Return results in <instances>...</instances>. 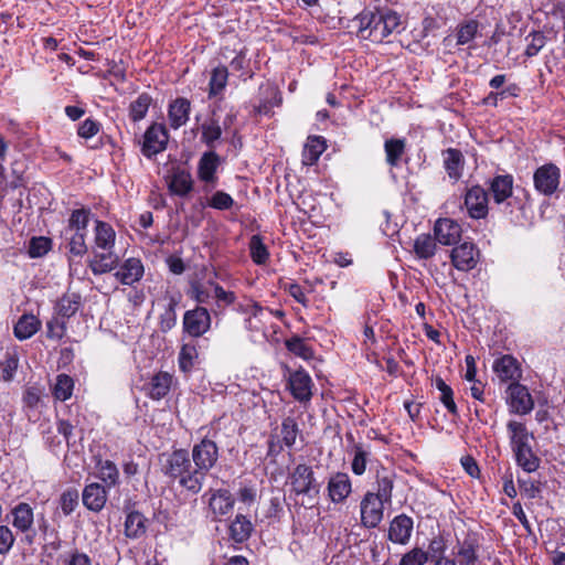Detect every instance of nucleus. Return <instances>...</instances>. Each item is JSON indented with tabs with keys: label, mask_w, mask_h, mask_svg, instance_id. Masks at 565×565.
I'll list each match as a JSON object with an SVG mask.
<instances>
[{
	"label": "nucleus",
	"mask_w": 565,
	"mask_h": 565,
	"mask_svg": "<svg viewBox=\"0 0 565 565\" xmlns=\"http://www.w3.org/2000/svg\"><path fill=\"white\" fill-rule=\"evenodd\" d=\"M218 458L217 444L204 437L192 446L191 458L185 449H175L167 455L162 461V472L189 493L198 494Z\"/></svg>",
	"instance_id": "1"
},
{
	"label": "nucleus",
	"mask_w": 565,
	"mask_h": 565,
	"mask_svg": "<svg viewBox=\"0 0 565 565\" xmlns=\"http://www.w3.org/2000/svg\"><path fill=\"white\" fill-rule=\"evenodd\" d=\"M513 184L512 174H495L488 182V193L493 203L501 207V212L510 223L515 226H524L529 220L526 211L532 206V198L525 189L522 190V196L514 195Z\"/></svg>",
	"instance_id": "2"
},
{
	"label": "nucleus",
	"mask_w": 565,
	"mask_h": 565,
	"mask_svg": "<svg viewBox=\"0 0 565 565\" xmlns=\"http://www.w3.org/2000/svg\"><path fill=\"white\" fill-rule=\"evenodd\" d=\"M355 20L359 22L358 35L373 43H382L391 34L402 30L399 13L386 6L365 8Z\"/></svg>",
	"instance_id": "3"
},
{
	"label": "nucleus",
	"mask_w": 565,
	"mask_h": 565,
	"mask_svg": "<svg viewBox=\"0 0 565 565\" xmlns=\"http://www.w3.org/2000/svg\"><path fill=\"white\" fill-rule=\"evenodd\" d=\"M170 135L163 122L152 121L143 132L140 151L147 159H153L167 150Z\"/></svg>",
	"instance_id": "4"
},
{
	"label": "nucleus",
	"mask_w": 565,
	"mask_h": 565,
	"mask_svg": "<svg viewBox=\"0 0 565 565\" xmlns=\"http://www.w3.org/2000/svg\"><path fill=\"white\" fill-rule=\"evenodd\" d=\"M562 172L554 162H546L533 172V186L535 191L546 198L559 191Z\"/></svg>",
	"instance_id": "5"
},
{
	"label": "nucleus",
	"mask_w": 565,
	"mask_h": 565,
	"mask_svg": "<svg viewBox=\"0 0 565 565\" xmlns=\"http://www.w3.org/2000/svg\"><path fill=\"white\" fill-rule=\"evenodd\" d=\"M291 491L297 495H308L310 498L317 495L320 486L316 480L312 468L306 463L297 465L288 476Z\"/></svg>",
	"instance_id": "6"
},
{
	"label": "nucleus",
	"mask_w": 565,
	"mask_h": 565,
	"mask_svg": "<svg viewBox=\"0 0 565 565\" xmlns=\"http://www.w3.org/2000/svg\"><path fill=\"white\" fill-rule=\"evenodd\" d=\"M481 253L479 247L471 241L457 243L450 250L452 266L460 271H470L480 262Z\"/></svg>",
	"instance_id": "7"
},
{
	"label": "nucleus",
	"mask_w": 565,
	"mask_h": 565,
	"mask_svg": "<svg viewBox=\"0 0 565 565\" xmlns=\"http://www.w3.org/2000/svg\"><path fill=\"white\" fill-rule=\"evenodd\" d=\"M388 503L367 491L361 500V524L366 529L376 527L384 518V507Z\"/></svg>",
	"instance_id": "8"
},
{
	"label": "nucleus",
	"mask_w": 565,
	"mask_h": 565,
	"mask_svg": "<svg viewBox=\"0 0 565 565\" xmlns=\"http://www.w3.org/2000/svg\"><path fill=\"white\" fill-rule=\"evenodd\" d=\"M479 26L480 23L476 19H468L459 22L454 34H449L444 38L443 45L445 47L467 45L469 50L476 49L472 43L479 35Z\"/></svg>",
	"instance_id": "9"
},
{
	"label": "nucleus",
	"mask_w": 565,
	"mask_h": 565,
	"mask_svg": "<svg viewBox=\"0 0 565 565\" xmlns=\"http://www.w3.org/2000/svg\"><path fill=\"white\" fill-rule=\"evenodd\" d=\"M463 204L471 218H486L489 214V193L479 184L472 185L465 193Z\"/></svg>",
	"instance_id": "10"
},
{
	"label": "nucleus",
	"mask_w": 565,
	"mask_h": 565,
	"mask_svg": "<svg viewBox=\"0 0 565 565\" xmlns=\"http://www.w3.org/2000/svg\"><path fill=\"white\" fill-rule=\"evenodd\" d=\"M507 403L510 412L526 415L534 408V401L526 386L520 383H510L507 390Z\"/></svg>",
	"instance_id": "11"
},
{
	"label": "nucleus",
	"mask_w": 565,
	"mask_h": 565,
	"mask_svg": "<svg viewBox=\"0 0 565 565\" xmlns=\"http://www.w3.org/2000/svg\"><path fill=\"white\" fill-rule=\"evenodd\" d=\"M212 319L210 311L202 306L185 311L183 316L184 331L194 338L203 335L211 328Z\"/></svg>",
	"instance_id": "12"
},
{
	"label": "nucleus",
	"mask_w": 565,
	"mask_h": 565,
	"mask_svg": "<svg viewBox=\"0 0 565 565\" xmlns=\"http://www.w3.org/2000/svg\"><path fill=\"white\" fill-rule=\"evenodd\" d=\"M171 195L186 198L194 189V180L190 170L180 166L173 167L166 178Z\"/></svg>",
	"instance_id": "13"
},
{
	"label": "nucleus",
	"mask_w": 565,
	"mask_h": 565,
	"mask_svg": "<svg viewBox=\"0 0 565 565\" xmlns=\"http://www.w3.org/2000/svg\"><path fill=\"white\" fill-rule=\"evenodd\" d=\"M12 525L20 532L25 533V541L32 544L34 541V532L32 526L34 523L33 509L25 502H20L12 511Z\"/></svg>",
	"instance_id": "14"
},
{
	"label": "nucleus",
	"mask_w": 565,
	"mask_h": 565,
	"mask_svg": "<svg viewBox=\"0 0 565 565\" xmlns=\"http://www.w3.org/2000/svg\"><path fill=\"white\" fill-rule=\"evenodd\" d=\"M493 371L502 382L519 383L522 363L514 355H501L493 363Z\"/></svg>",
	"instance_id": "15"
},
{
	"label": "nucleus",
	"mask_w": 565,
	"mask_h": 565,
	"mask_svg": "<svg viewBox=\"0 0 565 565\" xmlns=\"http://www.w3.org/2000/svg\"><path fill=\"white\" fill-rule=\"evenodd\" d=\"M192 103L186 97H177L168 104L169 127L173 130L186 125L190 119Z\"/></svg>",
	"instance_id": "16"
},
{
	"label": "nucleus",
	"mask_w": 565,
	"mask_h": 565,
	"mask_svg": "<svg viewBox=\"0 0 565 565\" xmlns=\"http://www.w3.org/2000/svg\"><path fill=\"white\" fill-rule=\"evenodd\" d=\"M114 276L122 285L132 286L139 282L145 274V266L140 258L129 257L116 268Z\"/></svg>",
	"instance_id": "17"
},
{
	"label": "nucleus",
	"mask_w": 565,
	"mask_h": 565,
	"mask_svg": "<svg viewBox=\"0 0 565 565\" xmlns=\"http://www.w3.org/2000/svg\"><path fill=\"white\" fill-rule=\"evenodd\" d=\"M221 164V157L214 151H205L198 162V178L205 184L214 186L217 182V169Z\"/></svg>",
	"instance_id": "18"
},
{
	"label": "nucleus",
	"mask_w": 565,
	"mask_h": 565,
	"mask_svg": "<svg viewBox=\"0 0 565 565\" xmlns=\"http://www.w3.org/2000/svg\"><path fill=\"white\" fill-rule=\"evenodd\" d=\"M86 237L87 233L70 232L66 234L65 230L62 232L63 243L61 247L64 248L70 264L74 258H82L87 253Z\"/></svg>",
	"instance_id": "19"
},
{
	"label": "nucleus",
	"mask_w": 565,
	"mask_h": 565,
	"mask_svg": "<svg viewBox=\"0 0 565 565\" xmlns=\"http://www.w3.org/2000/svg\"><path fill=\"white\" fill-rule=\"evenodd\" d=\"M434 236L443 245H456L461 237V226L451 218H439L434 226Z\"/></svg>",
	"instance_id": "20"
},
{
	"label": "nucleus",
	"mask_w": 565,
	"mask_h": 565,
	"mask_svg": "<svg viewBox=\"0 0 565 565\" xmlns=\"http://www.w3.org/2000/svg\"><path fill=\"white\" fill-rule=\"evenodd\" d=\"M172 383V374L169 372L160 371L152 375L150 381L145 384L143 390L149 398L153 401H160L169 394Z\"/></svg>",
	"instance_id": "21"
},
{
	"label": "nucleus",
	"mask_w": 565,
	"mask_h": 565,
	"mask_svg": "<svg viewBox=\"0 0 565 565\" xmlns=\"http://www.w3.org/2000/svg\"><path fill=\"white\" fill-rule=\"evenodd\" d=\"M413 519L406 514L396 515L390 523L388 540L395 544L405 545L413 532Z\"/></svg>",
	"instance_id": "22"
},
{
	"label": "nucleus",
	"mask_w": 565,
	"mask_h": 565,
	"mask_svg": "<svg viewBox=\"0 0 565 565\" xmlns=\"http://www.w3.org/2000/svg\"><path fill=\"white\" fill-rule=\"evenodd\" d=\"M119 265V256L113 249L95 250L93 258L88 259L87 266L95 276L113 271Z\"/></svg>",
	"instance_id": "23"
},
{
	"label": "nucleus",
	"mask_w": 565,
	"mask_h": 565,
	"mask_svg": "<svg viewBox=\"0 0 565 565\" xmlns=\"http://www.w3.org/2000/svg\"><path fill=\"white\" fill-rule=\"evenodd\" d=\"M444 169L449 179L456 183L462 178L465 169V157L460 149L447 148L443 150Z\"/></svg>",
	"instance_id": "24"
},
{
	"label": "nucleus",
	"mask_w": 565,
	"mask_h": 565,
	"mask_svg": "<svg viewBox=\"0 0 565 565\" xmlns=\"http://www.w3.org/2000/svg\"><path fill=\"white\" fill-rule=\"evenodd\" d=\"M312 381L308 373L297 370L289 375V388L291 395L299 402H307L311 398Z\"/></svg>",
	"instance_id": "25"
},
{
	"label": "nucleus",
	"mask_w": 565,
	"mask_h": 565,
	"mask_svg": "<svg viewBox=\"0 0 565 565\" xmlns=\"http://www.w3.org/2000/svg\"><path fill=\"white\" fill-rule=\"evenodd\" d=\"M352 484L345 472H337L329 479L328 494L333 503L343 502L351 493Z\"/></svg>",
	"instance_id": "26"
},
{
	"label": "nucleus",
	"mask_w": 565,
	"mask_h": 565,
	"mask_svg": "<svg viewBox=\"0 0 565 565\" xmlns=\"http://www.w3.org/2000/svg\"><path fill=\"white\" fill-rule=\"evenodd\" d=\"M83 299L81 294L76 291H67L63 294L54 306L55 315L64 320L75 316L82 307Z\"/></svg>",
	"instance_id": "27"
},
{
	"label": "nucleus",
	"mask_w": 565,
	"mask_h": 565,
	"mask_svg": "<svg viewBox=\"0 0 565 565\" xmlns=\"http://www.w3.org/2000/svg\"><path fill=\"white\" fill-rule=\"evenodd\" d=\"M395 473L393 470L379 466L375 470L376 491L373 494L384 501L392 502Z\"/></svg>",
	"instance_id": "28"
},
{
	"label": "nucleus",
	"mask_w": 565,
	"mask_h": 565,
	"mask_svg": "<svg viewBox=\"0 0 565 565\" xmlns=\"http://www.w3.org/2000/svg\"><path fill=\"white\" fill-rule=\"evenodd\" d=\"M83 504L90 511H100L107 501V491L105 486L93 482L87 484L82 494Z\"/></svg>",
	"instance_id": "29"
},
{
	"label": "nucleus",
	"mask_w": 565,
	"mask_h": 565,
	"mask_svg": "<svg viewBox=\"0 0 565 565\" xmlns=\"http://www.w3.org/2000/svg\"><path fill=\"white\" fill-rule=\"evenodd\" d=\"M265 97L260 99L257 106H254V114L259 116H274L273 108L279 107L282 103V96L278 87L267 85L264 89Z\"/></svg>",
	"instance_id": "30"
},
{
	"label": "nucleus",
	"mask_w": 565,
	"mask_h": 565,
	"mask_svg": "<svg viewBox=\"0 0 565 565\" xmlns=\"http://www.w3.org/2000/svg\"><path fill=\"white\" fill-rule=\"evenodd\" d=\"M235 504L231 492L226 489H218L211 494L209 507L215 518L230 513Z\"/></svg>",
	"instance_id": "31"
},
{
	"label": "nucleus",
	"mask_w": 565,
	"mask_h": 565,
	"mask_svg": "<svg viewBox=\"0 0 565 565\" xmlns=\"http://www.w3.org/2000/svg\"><path fill=\"white\" fill-rule=\"evenodd\" d=\"M116 242L114 227L100 220L95 221L94 244L97 249H113Z\"/></svg>",
	"instance_id": "32"
},
{
	"label": "nucleus",
	"mask_w": 565,
	"mask_h": 565,
	"mask_svg": "<svg viewBox=\"0 0 565 565\" xmlns=\"http://www.w3.org/2000/svg\"><path fill=\"white\" fill-rule=\"evenodd\" d=\"M90 215L92 210L88 206L81 205V207L72 210L64 228L66 234L70 232L88 233Z\"/></svg>",
	"instance_id": "33"
},
{
	"label": "nucleus",
	"mask_w": 565,
	"mask_h": 565,
	"mask_svg": "<svg viewBox=\"0 0 565 565\" xmlns=\"http://www.w3.org/2000/svg\"><path fill=\"white\" fill-rule=\"evenodd\" d=\"M200 141L213 150L222 137L223 128L217 118L210 117L200 126Z\"/></svg>",
	"instance_id": "34"
},
{
	"label": "nucleus",
	"mask_w": 565,
	"mask_h": 565,
	"mask_svg": "<svg viewBox=\"0 0 565 565\" xmlns=\"http://www.w3.org/2000/svg\"><path fill=\"white\" fill-rule=\"evenodd\" d=\"M153 103L154 99L149 93L142 92L139 94L128 106V118L130 121L136 124L145 119Z\"/></svg>",
	"instance_id": "35"
},
{
	"label": "nucleus",
	"mask_w": 565,
	"mask_h": 565,
	"mask_svg": "<svg viewBox=\"0 0 565 565\" xmlns=\"http://www.w3.org/2000/svg\"><path fill=\"white\" fill-rule=\"evenodd\" d=\"M41 320L32 313H23L14 324L13 332L19 340H26L41 329Z\"/></svg>",
	"instance_id": "36"
},
{
	"label": "nucleus",
	"mask_w": 565,
	"mask_h": 565,
	"mask_svg": "<svg viewBox=\"0 0 565 565\" xmlns=\"http://www.w3.org/2000/svg\"><path fill=\"white\" fill-rule=\"evenodd\" d=\"M327 149L326 139L322 136H309L302 150V162L315 164Z\"/></svg>",
	"instance_id": "37"
},
{
	"label": "nucleus",
	"mask_w": 565,
	"mask_h": 565,
	"mask_svg": "<svg viewBox=\"0 0 565 565\" xmlns=\"http://www.w3.org/2000/svg\"><path fill=\"white\" fill-rule=\"evenodd\" d=\"M228 70L225 65H218L211 71L207 96L210 99L223 94L228 83Z\"/></svg>",
	"instance_id": "38"
},
{
	"label": "nucleus",
	"mask_w": 565,
	"mask_h": 565,
	"mask_svg": "<svg viewBox=\"0 0 565 565\" xmlns=\"http://www.w3.org/2000/svg\"><path fill=\"white\" fill-rule=\"evenodd\" d=\"M254 530L253 523L244 514H237L228 526L230 537L235 543L247 541Z\"/></svg>",
	"instance_id": "39"
},
{
	"label": "nucleus",
	"mask_w": 565,
	"mask_h": 565,
	"mask_svg": "<svg viewBox=\"0 0 565 565\" xmlns=\"http://www.w3.org/2000/svg\"><path fill=\"white\" fill-rule=\"evenodd\" d=\"M406 141L404 138H390L384 142L386 163L394 168L398 167L405 153Z\"/></svg>",
	"instance_id": "40"
},
{
	"label": "nucleus",
	"mask_w": 565,
	"mask_h": 565,
	"mask_svg": "<svg viewBox=\"0 0 565 565\" xmlns=\"http://www.w3.org/2000/svg\"><path fill=\"white\" fill-rule=\"evenodd\" d=\"M146 518L138 511H131L127 514L125 521V535L129 539L141 537L147 530Z\"/></svg>",
	"instance_id": "41"
},
{
	"label": "nucleus",
	"mask_w": 565,
	"mask_h": 565,
	"mask_svg": "<svg viewBox=\"0 0 565 565\" xmlns=\"http://www.w3.org/2000/svg\"><path fill=\"white\" fill-rule=\"evenodd\" d=\"M507 429L509 433L511 449L515 448L522 443L533 439V434L527 430V427L524 423L518 420H509L507 424Z\"/></svg>",
	"instance_id": "42"
},
{
	"label": "nucleus",
	"mask_w": 565,
	"mask_h": 565,
	"mask_svg": "<svg viewBox=\"0 0 565 565\" xmlns=\"http://www.w3.org/2000/svg\"><path fill=\"white\" fill-rule=\"evenodd\" d=\"M249 256L254 264L265 265L269 259L268 247L264 243V238L259 234L250 237L248 243Z\"/></svg>",
	"instance_id": "43"
},
{
	"label": "nucleus",
	"mask_w": 565,
	"mask_h": 565,
	"mask_svg": "<svg viewBox=\"0 0 565 565\" xmlns=\"http://www.w3.org/2000/svg\"><path fill=\"white\" fill-rule=\"evenodd\" d=\"M436 238L430 234H420L414 242V253L419 259H429L436 253Z\"/></svg>",
	"instance_id": "44"
},
{
	"label": "nucleus",
	"mask_w": 565,
	"mask_h": 565,
	"mask_svg": "<svg viewBox=\"0 0 565 565\" xmlns=\"http://www.w3.org/2000/svg\"><path fill=\"white\" fill-rule=\"evenodd\" d=\"M97 477L103 480L108 488L114 487L118 483L119 471L117 466L106 459H99L96 463Z\"/></svg>",
	"instance_id": "45"
},
{
	"label": "nucleus",
	"mask_w": 565,
	"mask_h": 565,
	"mask_svg": "<svg viewBox=\"0 0 565 565\" xmlns=\"http://www.w3.org/2000/svg\"><path fill=\"white\" fill-rule=\"evenodd\" d=\"M74 390V381L67 374H58L52 387V394L55 399L65 402L71 398Z\"/></svg>",
	"instance_id": "46"
},
{
	"label": "nucleus",
	"mask_w": 565,
	"mask_h": 565,
	"mask_svg": "<svg viewBox=\"0 0 565 565\" xmlns=\"http://www.w3.org/2000/svg\"><path fill=\"white\" fill-rule=\"evenodd\" d=\"M248 50L244 46L237 51L235 57L230 62L231 67L235 72H241L239 78L246 82L253 78L254 72L249 68V60L247 58Z\"/></svg>",
	"instance_id": "47"
},
{
	"label": "nucleus",
	"mask_w": 565,
	"mask_h": 565,
	"mask_svg": "<svg viewBox=\"0 0 565 565\" xmlns=\"http://www.w3.org/2000/svg\"><path fill=\"white\" fill-rule=\"evenodd\" d=\"M207 285L213 289L216 300V308L223 310L226 307L234 306L237 299L236 294L231 290H225L218 282L209 280Z\"/></svg>",
	"instance_id": "48"
},
{
	"label": "nucleus",
	"mask_w": 565,
	"mask_h": 565,
	"mask_svg": "<svg viewBox=\"0 0 565 565\" xmlns=\"http://www.w3.org/2000/svg\"><path fill=\"white\" fill-rule=\"evenodd\" d=\"M435 386L440 392V402L444 404V406L447 408V411L451 415H458V408L454 401V392L452 388L446 384V382L440 377L437 376L435 379Z\"/></svg>",
	"instance_id": "49"
},
{
	"label": "nucleus",
	"mask_w": 565,
	"mask_h": 565,
	"mask_svg": "<svg viewBox=\"0 0 565 565\" xmlns=\"http://www.w3.org/2000/svg\"><path fill=\"white\" fill-rule=\"evenodd\" d=\"M353 459L351 462L352 472L355 476H362L366 471L367 461L371 452L361 444L353 446Z\"/></svg>",
	"instance_id": "50"
},
{
	"label": "nucleus",
	"mask_w": 565,
	"mask_h": 565,
	"mask_svg": "<svg viewBox=\"0 0 565 565\" xmlns=\"http://www.w3.org/2000/svg\"><path fill=\"white\" fill-rule=\"evenodd\" d=\"M478 542L475 537H467L461 543L458 555L461 557L460 563L463 565H475L477 561Z\"/></svg>",
	"instance_id": "51"
},
{
	"label": "nucleus",
	"mask_w": 565,
	"mask_h": 565,
	"mask_svg": "<svg viewBox=\"0 0 565 565\" xmlns=\"http://www.w3.org/2000/svg\"><path fill=\"white\" fill-rule=\"evenodd\" d=\"M178 301L171 297L163 312L159 318V327L162 332L171 330L177 323V309Z\"/></svg>",
	"instance_id": "52"
},
{
	"label": "nucleus",
	"mask_w": 565,
	"mask_h": 565,
	"mask_svg": "<svg viewBox=\"0 0 565 565\" xmlns=\"http://www.w3.org/2000/svg\"><path fill=\"white\" fill-rule=\"evenodd\" d=\"M235 205L231 194L223 190L215 191L207 200V206L217 211H228Z\"/></svg>",
	"instance_id": "53"
},
{
	"label": "nucleus",
	"mask_w": 565,
	"mask_h": 565,
	"mask_svg": "<svg viewBox=\"0 0 565 565\" xmlns=\"http://www.w3.org/2000/svg\"><path fill=\"white\" fill-rule=\"evenodd\" d=\"M299 426L295 418L286 417L281 423V439L285 446L292 447L299 434Z\"/></svg>",
	"instance_id": "54"
},
{
	"label": "nucleus",
	"mask_w": 565,
	"mask_h": 565,
	"mask_svg": "<svg viewBox=\"0 0 565 565\" xmlns=\"http://www.w3.org/2000/svg\"><path fill=\"white\" fill-rule=\"evenodd\" d=\"M518 466H520L525 472H534L540 467V458L534 454L532 447L516 454L514 457Z\"/></svg>",
	"instance_id": "55"
},
{
	"label": "nucleus",
	"mask_w": 565,
	"mask_h": 565,
	"mask_svg": "<svg viewBox=\"0 0 565 565\" xmlns=\"http://www.w3.org/2000/svg\"><path fill=\"white\" fill-rule=\"evenodd\" d=\"M52 248V239L46 236H34L29 243V255L38 258L46 255Z\"/></svg>",
	"instance_id": "56"
},
{
	"label": "nucleus",
	"mask_w": 565,
	"mask_h": 565,
	"mask_svg": "<svg viewBox=\"0 0 565 565\" xmlns=\"http://www.w3.org/2000/svg\"><path fill=\"white\" fill-rule=\"evenodd\" d=\"M530 39V42L526 45L524 54L527 57H533L539 54V52L545 46L546 44V36L541 31H534L529 34L526 38Z\"/></svg>",
	"instance_id": "57"
},
{
	"label": "nucleus",
	"mask_w": 565,
	"mask_h": 565,
	"mask_svg": "<svg viewBox=\"0 0 565 565\" xmlns=\"http://www.w3.org/2000/svg\"><path fill=\"white\" fill-rule=\"evenodd\" d=\"M282 289L286 292H288V295L290 297H292L302 307H305V308L309 307V299H308L303 288L298 282H296L294 280L284 282Z\"/></svg>",
	"instance_id": "58"
},
{
	"label": "nucleus",
	"mask_w": 565,
	"mask_h": 565,
	"mask_svg": "<svg viewBox=\"0 0 565 565\" xmlns=\"http://www.w3.org/2000/svg\"><path fill=\"white\" fill-rule=\"evenodd\" d=\"M78 504V492L75 489H68L61 494L60 505L64 515H70Z\"/></svg>",
	"instance_id": "59"
},
{
	"label": "nucleus",
	"mask_w": 565,
	"mask_h": 565,
	"mask_svg": "<svg viewBox=\"0 0 565 565\" xmlns=\"http://www.w3.org/2000/svg\"><path fill=\"white\" fill-rule=\"evenodd\" d=\"M428 561V553L419 547H414L403 555L399 565H424Z\"/></svg>",
	"instance_id": "60"
},
{
	"label": "nucleus",
	"mask_w": 565,
	"mask_h": 565,
	"mask_svg": "<svg viewBox=\"0 0 565 565\" xmlns=\"http://www.w3.org/2000/svg\"><path fill=\"white\" fill-rule=\"evenodd\" d=\"M102 128L98 120L94 118H86L77 128V135L83 139H90L96 136Z\"/></svg>",
	"instance_id": "61"
},
{
	"label": "nucleus",
	"mask_w": 565,
	"mask_h": 565,
	"mask_svg": "<svg viewBox=\"0 0 565 565\" xmlns=\"http://www.w3.org/2000/svg\"><path fill=\"white\" fill-rule=\"evenodd\" d=\"M375 363L380 369L385 370L388 374L396 376L399 372L398 362L390 355H373V359H369Z\"/></svg>",
	"instance_id": "62"
},
{
	"label": "nucleus",
	"mask_w": 565,
	"mask_h": 565,
	"mask_svg": "<svg viewBox=\"0 0 565 565\" xmlns=\"http://www.w3.org/2000/svg\"><path fill=\"white\" fill-rule=\"evenodd\" d=\"M46 328L47 338L60 340L65 334L66 321L56 316L47 322Z\"/></svg>",
	"instance_id": "63"
},
{
	"label": "nucleus",
	"mask_w": 565,
	"mask_h": 565,
	"mask_svg": "<svg viewBox=\"0 0 565 565\" xmlns=\"http://www.w3.org/2000/svg\"><path fill=\"white\" fill-rule=\"evenodd\" d=\"M444 24L445 21L441 18L426 15L422 21L423 38H427L429 35L435 36L437 31L440 30Z\"/></svg>",
	"instance_id": "64"
}]
</instances>
